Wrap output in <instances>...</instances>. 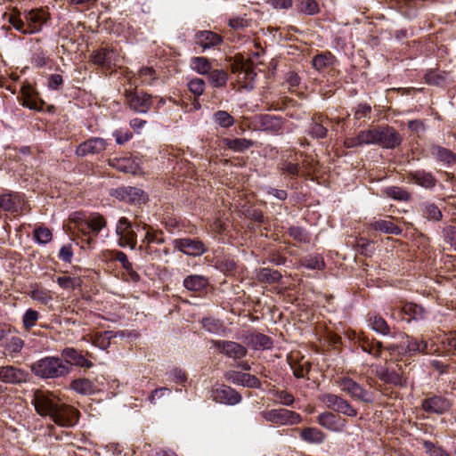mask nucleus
Masks as SVG:
<instances>
[{"label":"nucleus","mask_w":456,"mask_h":456,"mask_svg":"<svg viewBox=\"0 0 456 456\" xmlns=\"http://www.w3.org/2000/svg\"><path fill=\"white\" fill-rule=\"evenodd\" d=\"M32 403L39 415L49 417L58 426L73 427L78 420V411L52 394L37 390L34 394Z\"/></svg>","instance_id":"1"},{"label":"nucleus","mask_w":456,"mask_h":456,"mask_svg":"<svg viewBox=\"0 0 456 456\" xmlns=\"http://www.w3.org/2000/svg\"><path fill=\"white\" fill-rule=\"evenodd\" d=\"M31 371L41 379H58L70 372V366L63 358L46 356L33 362Z\"/></svg>","instance_id":"2"},{"label":"nucleus","mask_w":456,"mask_h":456,"mask_svg":"<svg viewBox=\"0 0 456 456\" xmlns=\"http://www.w3.org/2000/svg\"><path fill=\"white\" fill-rule=\"evenodd\" d=\"M391 350L393 353H408L410 355L415 354L417 353L432 354L436 351L433 344H428L422 338L409 336L406 338L405 341L402 342L400 346H393L391 347Z\"/></svg>","instance_id":"3"},{"label":"nucleus","mask_w":456,"mask_h":456,"mask_svg":"<svg viewBox=\"0 0 456 456\" xmlns=\"http://www.w3.org/2000/svg\"><path fill=\"white\" fill-rule=\"evenodd\" d=\"M336 384L353 400L366 403H370L373 402L371 394L351 378H340L336 380Z\"/></svg>","instance_id":"4"},{"label":"nucleus","mask_w":456,"mask_h":456,"mask_svg":"<svg viewBox=\"0 0 456 456\" xmlns=\"http://www.w3.org/2000/svg\"><path fill=\"white\" fill-rule=\"evenodd\" d=\"M261 415L266 421L277 425H296L302 421L298 413L283 408L267 410Z\"/></svg>","instance_id":"5"},{"label":"nucleus","mask_w":456,"mask_h":456,"mask_svg":"<svg viewBox=\"0 0 456 456\" xmlns=\"http://www.w3.org/2000/svg\"><path fill=\"white\" fill-rule=\"evenodd\" d=\"M116 234L118 237V245L122 248L129 247L134 249L137 244V234L132 223L126 217H120L117 226Z\"/></svg>","instance_id":"6"},{"label":"nucleus","mask_w":456,"mask_h":456,"mask_svg":"<svg viewBox=\"0 0 456 456\" xmlns=\"http://www.w3.org/2000/svg\"><path fill=\"white\" fill-rule=\"evenodd\" d=\"M317 423L323 428L333 433H346L347 421L332 411H324L318 415Z\"/></svg>","instance_id":"7"},{"label":"nucleus","mask_w":456,"mask_h":456,"mask_svg":"<svg viewBox=\"0 0 456 456\" xmlns=\"http://www.w3.org/2000/svg\"><path fill=\"white\" fill-rule=\"evenodd\" d=\"M210 393L213 401L219 403L234 405L241 401L240 395L233 388L225 385L214 386Z\"/></svg>","instance_id":"8"},{"label":"nucleus","mask_w":456,"mask_h":456,"mask_svg":"<svg viewBox=\"0 0 456 456\" xmlns=\"http://www.w3.org/2000/svg\"><path fill=\"white\" fill-rule=\"evenodd\" d=\"M402 142L399 133L392 126L377 127V145L385 149H394Z\"/></svg>","instance_id":"9"},{"label":"nucleus","mask_w":456,"mask_h":456,"mask_svg":"<svg viewBox=\"0 0 456 456\" xmlns=\"http://www.w3.org/2000/svg\"><path fill=\"white\" fill-rule=\"evenodd\" d=\"M127 105L134 112L146 113L151 106V96L142 92L126 91Z\"/></svg>","instance_id":"10"},{"label":"nucleus","mask_w":456,"mask_h":456,"mask_svg":"<svg viewBox=\"0 0 456 456\" xmlns=\"http://www.w3.org/2000/svg\"><path fill=\"white\" fill-rule=\"evenodd\" d=\"M173 245L175 249L192 256H201L207 251V248L204 243L197 239H176L173 241Z\"/></svg>","instance_id":"11"},{"label":"nucleus","mask_w":456,"mask_h":456,"mask_svg":"<svg viewBox=\"0 0 456 456\" xmlns=\"http://www.w3.org/2000/svg\"><path fill=\"white\" fill-rule=\"evenodd\" d=\"M210 343L212 346L218 349L221 354L235 360L245 357L248 353L245 346L234 341L211 340Z\"/></svg>","instance_id":"12"},{"label":"nucleus","mask_w":456,"mask_h":456,"mask_svg":"<svg viewBox=\"0 0 456 456\" xmlns=\"http://www.w3.org/2000/svg\"><path fill=\"white\" fill-rule=\"evenodd\" d=\"M111 195L120 200L134 204H141L147 200V195L144 191L136 187L118 188Z\"/></svg>","instance_id":"13"},{"label":"nucleus","mask_w":456,"mask_h":456,"mask_svg":"<svg viewBox=\"0 0 456 456\" xmlns=\"http://www.w3.org/2000/svg\"><path fill=\"white\" fill-rule=\"evenodd\" d=\"M28 375L26 370L12 365L0 367V381L4 383H23L27 381Z\"/></svg>","instance_id":"14"},{"label":"nucleus","mask_w":456,"mask_h":456,"mask_svg":"<svg viewBox=\"0 0 456 456\" xmlns=\"http://www.w3.org/2000/svg\"><path fill=\"white\" fill-rule=\"evenodd\" d=\"M366 144L377 145V127L361 131L355 137L346 138L344 145L346 148L359 147Z\"/></svg>","instance_id":"15"},{"label":"nucleus","mask_w":456,"mask_h":456,"mask_svg":"<svg viewBox=\"0 0 456 456\" xmlns=\"http://www.w3.org/2000/svg\"><path fill=\"white\" fill-rule=\"evenodd\" d=\"M88 233L85 235L86 237V243L88 248H91L94 243L93 237H95L99 232L107 225V221L103 216L98 213H93L88 216L87 220Z\"/></svg>","instance_id":"16"},{"label":"nucleus","mask_w":456,"mask_h":456,"mask_svg":"<svg viewBox=\"0 0 456 456\" xmlns=\"http://www.w3.org/2000/svg\"><path fill=\"white\" fill-rule=\"evenodd\" d=\"M107 143L104 139L93 137L80 143L76 150V154L84 157L88 154H99L105 151Z\"/></svg>","instance_id":"17"},{"label":"nucleus","mask_w":456,"mask_h":456,"mask_svg":"<svg viewBox=\"0 0 456 456\" xmlns=\"http://www.w3.org/2000/svg\"><path fill=\"white\" fill-rule=\"evenodd\" d=\"M422 409L429 413L443 414L447 411L451 406V402L442 396H432L422 401Z\"/></svg>","instance_id":"18"},{"label":"nucleus","mask_w":456,"mask_h":456,"mask_svg":"<svg viewBox=\"0 0 456 456\" xmlns=\"http://www.w3.org/2000/svg\"><path fill=\"white\" fill-rule=\"evenodd\" d=\"M256 122L261 130L273 134L280 133L284 123L281 118L269 114L260 115Z\"/></svg>","instance_id":"19"},{"label":"nucleus","mask_w":456,"mask_h":456,"mask_svg":"<svg viewBox=\"0 0 456 456\" xmlns=\"http://www.w3.org/2000/svg\"><path fill=\"white\" fill-rule=\"evenodd\" d=\"M26 20L28 21V29L26 32L34 34L41 30L42 26L47 20V17L45 12L43 10H31L27 13Z\"/></svg>","instance_id":"20"},{"label":"nucleus","mask_w":456,"mask_h":456,"mask_svg":"<svg viewBox=\"0 0 456 456\" xmlns=\"http://www.w3.org/2000/svg\"><path fill=\"white\" fill-rule=\"evenodd\" d=\"M117 53L112 49L102 48L92 54V61L102 68L110 69L117 61Z\"/></svg>","instance_id":"21"},{"label":"nucleus","mask_w":456,"mask_h":456,"mask_svg":"<svg viewBox=\"0 0 456 456\" xmlns=\"http://www.w3.org/2000/svg\"><path fill=\"white\" fill-rule=\"evenodd\" d=\"M222 37L209 30L199 31L195 35V42L203 50L215 47L222 43Z\"/></svg>","instance_id":"22"},{"label":"nucleus","mask_w":456,"mask_h":456,"mask_svg":"<svg viewBox=\"0 0 456 456\" xmlns=\"http://www.w3.org/2000/svg\"><path fill=\"white\" fill-rule=\"evenodd\" d=\"M429 153L437 161L442 162L445 166L449 167L456 163V154L438 144H431Z\"/></svg>","instance_id":"23"},{"label":"nucleus","mask_w":456,"mask_h":456,"mask_svg":"<svg viewBox=\"0 0 456 456\" xmlns=\"http://www.w3.org/2000/svg\"><path fill=\"white\" fill-rule=\"evenodd\" d=\"M407 179L411 183H414L426 189H431L436 186V179L431 173L424 170L411 172L407 175Z\"/></svg>","instance_id":"24"},{"label":"nucleus","mask_w":456,"mask_h":456,"mask_svg":"<svg viewBox=\"0 0 456 456\" xmlns=\"http://www.w3.org/2000/svg\"><path fill=\"white\" fill-rule=\"evenodd\" d=\"M61 356L68 362L69 366L71 364L85 368H91L93 366L92 362L72 347L64 348L61 352Z\"/></svg>","instance_id":"25"},{"label":"nucleus","mask_w":456,"mask_h":456,"mask_svg":"<svg viewBox=\"0 0 456 456\" xmlns=\"http://www.w3.org/2000/svg\"><path fill=\"white\" fill-rule=\"evenodd\" d=\"M22 202L21 196L15 192H9L0 196V208L6 212H18Z\"/></svg>","instance_id":"26"},{"label":"nucleus","mask_w":456,"mask_h":456,"mask_svg":"<svg viewBox=\"0 0 456 456\" xmlns=\"http://www.w3.org/2000/svg\"><path fill=\"white\" fill-rule=\"evenodd\" d=\"M233 71H238V82L241 84L243 88H253V81L255 79L256 73L254 72L250 63H241L240 67L233 69Z\"/></svg>","instance_id":"27"},{"label":"nucleus","mask_w":456,"mask_h":456,"mask_svg":"<svg viewBox=\"0 0 456 456\" xmlns=\"http://www.w3.org/2000/svg\"><path fill=\"white\" fill-rule=\"evenodd\" d=\"M377 377L387 384L403 387L406 383V379L403 373H398L388 368H380L376 371Z\"/></svg>","instance_id":"28"},{"label":"nucleus","mask_w":456,"mask_h":456,"mask_svg":"<svg viewBox=\"0 0 456 456\" xmlns=\"http://www.w3.org/2000/svg\"><path fill=\"white\" fill-rule=\"evenodd\" d=\"M369 227L374 231H379L386 234L398 235L402 232V229L400 227L395 224L392 221L385 219L373 218L370 222Z\"/></svg>","instance_id":"29"},{"label":"nucleus","mask_w":456,"mask_h":456,"mask_svg":"<svg viewBox=\"0 0 456 456\" xmlns=\"http://www.w3.org/2000/svg\"><path fill=\"white\" fill-rule=\"evenodd\" d=\"M109 165L124 173L136 174L140 169L139 165L131 158L112 159L109 160Z\"/></svg>","instance_id":"30"},{"label":"nucleus","mask_w":456,"mask_h":456,"mask_svg":"<svg viewBox=\"0 0 456 456\" xmlns=\"http://www.w3.org/2000/svg\"><path fill=\"white\" fill-rule=\"evenodd\" d=\"M300 438L308 443L320 444L324 442L326 435L316 428H305L300 431Z\"/></svg>","instance_id":"31"},{"label":"nucleus","mask_w":456,"mask_h":456,"mask_svg":"<svg viewBox=\"0 0 456 456\" xmlns=\"http://www.w3.org/2000/svg\"><path fill=\"white\" fill-rule=\"evenodd\" d=\"M223 142L229 150L236 152H243L255 145V142L246 138H224Z\"/></svg>","instance_id":"32"},{"label":"nucleus","mask_w":456,"mask_h":456,"mask_svg":"<svg viewBox=\"0 0 456 456\" xmlns=\"http://www.w3.org/2000/svg\"><path fill=\"white\" fill-rule=\"evenodd\" d=\"M208 284V280L203 275H189L183 280V286L191 291H200Z\"/></svg>","instance_id":"33"},{"label":"nucleus","mask_w":456,"mask_h":456,"mask_svg":"<svg viewBox=\"0 0 456 456\" xmlns=\"http://www.w3.org/2000/svg\"><path fill=\"white\" fill-rule=\"evenodd\" d=\"M142 229L145 231L144 238L142 240V245L140 246V249H142L143 245L145 244V251H148V245L151 243L161 244L164 242L162 238V232L154 231L151 226L144 224Z\"/></svg>","instance_id":"34"},{"label":"nucleus","mask_w":456,"mask_h":456,"mask_svg":"<svg viewBox=\"0 0 456 456\" xmlns=\"http://www.w3.org/2000/svg\"><path fill=\"white\" fill-rule=\"evenodd\" d=\"M230 379L233 383L248 387H258L260 385L258 379L249 373L234 372Z\"/></svg>","instance_id":"35"},{"label":"nucleus","mask_w":456,"mask_h":456,"mask_svg":"<svg viewBox=\"0 0 456 456\" xmlns=\"http://www.w3.org/2000/svg\"><path fill=\"white\" fill-rule=\"evenodd\" d=\"M402 312L409 316V319L407 322H410L411 320H421L425 317V309L417 304L414 303H406L402 307Z\"/></svg>","instance_id":"36"},{"label":"nucleus","mask_w":456,"mask_h":456,"mask_svg":"<svg viewBox=\"0 0 456 456\" xmlns=\"http://www.w3.org/2000/svg\"><path fill=\"white\" fill-rule=\"evenodd\" d=\"M249 342L256 350L269 349L273 346L271 338L262 333H254L249 336Z\"/></svg>","instance_id":"37"},{"label":"nucleus","mask_w":456,"mask_h":456,"mask_svg":"<svg viewBox=\"0 0 456 456\" xmlns=\"http://www.w3.org/2000/svg\"><path fill=\"white\" fill-rule=\"evenodd\" d=\"M327 121L322 117L314 118L309 134L315 138H324L327 134Z\"/></svg>","instance_id":"38"},{"label":"nucleus","mask_w":456,"mask_h":456,"mask_svg":"<svg viewBox=\"0 0 456 456\" xmlns=\"http://www.w3.org/2000/svg\"><path fill=\"white\" fill-rule=\"evenodd\" d=\"M281 278V274L277 270L270 268H262L256 273V279L260 282H266L269 284L279 281Z\"/></svg>","instance_id":"39"},{"label":"nucleus","mask_w":456,"mask_h":456,"mask_svg":"<svg viewBox=\"0 0 456 456\" xmlns=\"http://www.w3.org/2000/svg\"><path fill=\"white\" fill-rule=\"evenodd\" d=\"M29 296L33 300L43 305H47L53 300L52 291L38 286L29 292Z\"/></svg>","instance_id":"40"},{"label":"nucleus","mask_w":456,"mask_h":456,"mask_svg":"<svg viewBox=\"0 0 456 456\" xmlns=\"http://www.w3.org/2000/svg\"><path fill=\"white\" fill-rule=\"evenodd\" d=\"M191 69L199 74L206 75L211 70V63L206 57H192L191 59Z\"/></svg>","instance_id":"41"},{"label":"nucleus","mask_w":456,"mask_h":456,"mask_svg":"<svg viewBox=\"0 0 456 456\" xmlns=\"http://www.w3.org/2000/svg\"><path fill=\"white\" fill-rule=\"evenodd\" d=\"M320 400L328 409L337 412L345 399L338 395L326 393L320 396Z\"/></svg>","instance_id":"42"},{"label":"nucleus","mask_w":456,"mask_h":456,"mask_svg":"<svg viewBox=\"0 0 456 456\" xmlns=\"http://www.w3.org/2000/svg\"><path fill=\"white\" fill-rule=\"evenodd\" d=\"M69 220L75 224V227L79 232H81L83 235H87L89 232L87 225L88 217H86L84 213L74 212L69 216Z\"/></svg>","instance_id":"43"},{"label":"nucleus","mask_w":456,"mask_h":456,"mask_svg":"<svg viewBox=\"0 0 456 456\" xmlns=\"http://www.w3.org/2000/svg\"><path fill=\"white\" fill-rule=\"evenodd\" d=\"M422 215L429 221H439L443 215L439 208L434 203H424L421 206Z\"/></svg>","instance_id":"44"},{"label":"nucleus","mask_w":456,"mask_h":456,"mask_svg":"<svg viewBox=\"0 0 456 456\" xmlns=\"http://www.w3.org/2000/svg\"><path fill=\"white\" fill-rule=\"evenodd\" d=\"M334 61V56L330 53H325L316 55L312 62L314 68L320 71L333 65Z\"/></svg>","instance_id":"45"},{"label":"nucleus","mask_w":456,"mask_h":456,"mask_svg":"<svg viewBox=\"0 0 456 456\" xmlns=\"http://www.w3.org/2000/svg\"><path fill=\"white\" fill-rule=\"evenodd\" d=\"M208 79L214 87H223L227 83L228 75L224 69H214L209 71Z\"/></svg>","instance_id":"46"},{"label":"nucleus","mask_w":456,"mask_h":456,"mask_svg":"<svg viewBox=\"0 0 456 456\" xmlns=\"http://www.w3.org/2000/svg\"><path fill=\"white\" fill-rule=\"evenodd\" d=\"M70 387L73 390L82 395H89L94 392V384L87 379H76L71 383Z\"/></svg>","instance_id":"47"},{"label":"nucleus","mask_w":456,"mask_h":456,"mask_svg":"<svg viewBox=\"0 0 456 456\" xmlns=\"http://www.w3.org/2000/svg\"><path fill=\"white\" fill-rule=\"evenodd\" d=\"M213 120L219 126L228 128L233 126L235 120L234 118L225 110H218L214 113Z\"/></svg>","instance_id":"48"},{"label":"nucleus","mask_w":456,"mask_h":456,"mask_svg":"<svg viewBox=\"0 0 456 456\" xmlns=\"http://www.w3.org/2000/svg\"><path fill=\"white\" fill-rule=\"evenodd\" d=\"M385 192L387 197L395 200L408 201L411 198V194L406 190L397 186L388 187Z\"/></svg>","instance_id":"49"},{"label":"nucleus","mask_w":456,"mask_h":456,"mask_svg":"<svg viewBox=\"0 0 456 456\" xmlns=\"http://www.w3.org/2000/svg\"><path fill=\"white\" fill-rule=\"evenodd\" d=\"M56 282L64 289L73 290L80 287L82 281L79 277L59 276Z\"/></svg>","instance_id":"50"},{"label":"nucleus","mask_w":456,"mask_h":456,"mask_svg":"<svg viewBox=\"0 0 456 456\" xmlns=\"http://www.w3.org/2000/svg\"><path fill=\"white\" fill-rule=\"evenodd\" d=\"M292 359V356L290 357ZM291 369L297 378H305L311 369V364L308 361L304 358L298 362H290Z\"/></svg>","instance_id":"51"},{"label":"nucleus","mask_w":456,"mask_h":456,"mask_svg":"<svg viewBox=\"0 0 456 456\" xmlns=\"http://www.w3.org/2000/svg\"><path fill=\"white\" fill-rule=\"evenodd\" d=\"M369 322L370 326L373 330L379 332L383 335L389 334V327L385 319L382 318L381 316L374 315L370 318Z\"/></svg>","instance_id":"52"},{"label":"nucleus","mask_w":456,"mask_h":456,"mask_svg":"<svg viewBox=\"0 0 456 456\" xmlns=\"http://www.w3.org/2000/svg\"><path fill=\"white\" fill-rule=\"evenodd\" d=\"M39 318V314L37 311L33 310L31 308L28 309L22 317L23 326L27 330H29L32 327L36 325Z\"/></svg>","instance_id":"53"},{"label":"nucleus","mask_w":456,"mask_h":456,"mask_svg":"<svg viewBox=\"0 0 456 456\" xmlns=\"http://www.w3.org/2000/svg\"><path fill=\"white\" fill-rule=\"evenodd\" d=\"M300 12L307 15H314L320 12L319 4L315 0H302Z\"/></svg>","instance_id":"54"},{"label":"nucleus","mask_w":456,"mask_h":456,"mask_svg":"<svg viewBox=\"0 0 456 456\" xmlns=\"http://www.w3.org/2000/svg\"><path fill=\"white\" fill-rule=\"evenodd\" d=\"M112 338L110 331H105L104 333L95 334L93 343L94 346L101 349H106L110 345V338Z\"/></svg>","instance_id":"55"},{"label":"nucleus","mask_w":456,"mask_h":456,"mask_svg":"<svg viewBox=\"0 0 456 456\" xmlns=\"http://www.w3.org/2000/svg\"><path fill=\"white\" fill-rule=\"evenodd\" d=\"M34 237L38 243L46 244L53 239L52 232L45 227H38L34 231Z\"/></svg>","instance_id":"56"},{"label":"nucleus","mask_w":456,"mask_h":456,"mask_svg":"<svg viewBox=\"0 0 456 456\" xmlns=\"http://www.w3.org/2000/svg\"><path fill=\"white\" fill-rule=\"evenodd\" d=\"M138 76L142 79V82L146 85H151L152 82L157 78L156 71L151 67L142 68L138 71Z\"/></svg>","instance_id":"57"},{"label":"nucleus","mask_w":456,"mask_h":456,"mask_svg":"<svg viewBox=\"0 0 456 456\" xmlns=\"http://www.w3.org/2000/svg\"><path fill=\"white\" fill-rule=\"evenodd\" d=\"M362 348L363 351L378 357L379 356L382 348V344L379 341L364 340L362 343Z\"/></svg>","instance_id":"58"},{"label":"nucleus","mask_w":456,"mask_h":456,"mask_svg":"<svg viewBox=\"0 0 456 456\" xmlns=\"http://www.w3.org/2000/svg\"><path fill=\"white\" fill-rule=\"evenodd\" d=\"M423 447L429 456H450L444 450L439 446H436L430 441H424Z\"/></svg>","instance_id":"59"},{"label":"nucleus","mask_w":456,"mask_h":456,"mask_svg":"<svg viewBox=\"0 0 456 456\" xmlns=\"http://www.w3.org/2000/svg\"><path fill=\"white\" fill-rule=\"evenodd\" d=\"M189 90L196 96H200L205 90V82L201 78H193L188 83Z\"/></svg>","instance_id":"60"},{"label":"nucleus","mask_w":456,"mask_h":456,"mask_svg":"<svg viewBox=\"0 0 456 456\" xmlns=\"http://www.w3.org/2000/svg\"><path fill=\"white\" fill-rule=\"evenodd\" d=\"M201 323L202 327L210 333H218L222 329V324L213 318H204Z\"/></svg>","instance_id":"61"},{"label":"nucleus","mask_w":456,"mask_h":456,"mask_svg":"<svg viewBox=\"0 0 456 456\" xmlns=\"http://www.w3.org/2000/svg\"><path fill=\"white\" fill-rule=\"evenodd\" d=\"M304 265L308 269L321 270L324 266V261L320 256H313L304 260Z\"/></svg>","instance_id":"62"},{"label":"nucleus","mask_w":456,"mask_h":456,"mask_svg":"<svg viewBox=\"0 0 456 456\" xmlns=\"http://www.w3.org/2000/svg\"><path fill=\"white\" fill-rule=\"evenodd\" d=\"M24 346V341L18 337L12 338L10 342L5 346V349L10 353L18 354Z\"/></svg>","instance_id":"63"},{"label":"nucleus","mask_w":456,"mask_h":456,"mask_svg":"<svg viewBox=\"0 0 456 456\" xmlns=\"http://www.w3.org/2000/svg\"><path fill=\"white\" fill-rule=\"evenodd\" d=\"M289 233L294 240L299 242H306L308 240L307 233L300 227H290Z\"/></svg>","instance_id":"64"}]
</instances>
